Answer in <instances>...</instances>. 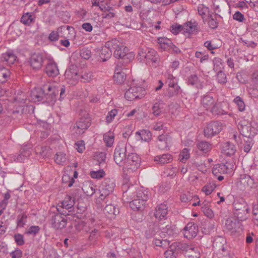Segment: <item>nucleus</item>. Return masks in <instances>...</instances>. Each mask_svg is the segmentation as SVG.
Segmentation results:
<instances>
[{"instance_id": "c9c22d12", "label": "nucleus", "mask_w": 258, "mask_h": 258, "mask_svg": "<svg viewBox=\"0 0 258 258\" xmlns=\"http://www.w3.org/2000/svg\"><path fill=\"white\" fill-rule=\"evenodd\" d=\"M249 210V208L247 207L237 212H234V214L235 216L237 217L236 219L239 221H243L247 219Z\"/></svg>"}, {"instance_id": "72a5a7b5", "label": "nucleus", "mask_w": 258, "mask_h": 258, "mask_svg": "<svg viewBox=\"0 0 258 258\" xmlns=\"http://www.w3.org/2000/svg\"><path fill=\"white\" fill-rule=\"evenodd\" d=\"M145 204V202L144 200H141L135 198L134 200L130 203V206L133 210L139 211L144 206Z\"/></svg>"}, {"instance_id": "bb28decb", "label": "nucleus", "mask_w": 258, "mask_h": 258, "mask_svg": "<svg viewBox=\"0 0 258 258\" xmlns=\"http://www.w3.org/2000/svg\"><path fill=\"white\" fill-rule=\"evenodd\" d=\"M169 138L167 135H161L158 138L157 144L158 148L161 150H166L168 148Z\"/></svg>"}, {"instance_id": "0eeeda50", "label": "nucleus", "mask_w": 258, "mask_h": 258, "mask_svg": "<svg viewBox=\"0 0 258 258\" xmlns=\"http://www.w3.org/2000/svg\"><path fill=\"white\" fill-rule=\"evenodd\" d=\"M58 213L51 212L50 213V222L52 227L55 229H62L66 227L67 220L61 216V214L64 215L63 213H60L59 210L57 208Z\"/></svg>"}, {"instance_id": "8fccbe9b", "label": "nucleus", "mask_w": 258, "mask_h": 258, "mask_svg": "<svg viewBox=\"0 0 258 258\" xmlns=\"http://www.w3.org/2000/svg\"><path fill=\"white\" fill-rule=\"evenodd\" d=\"M103 140L108 147H111L114 141V136L112 133L108 132L104 134Z\"/></svg>"}, {"instance_id": "f257e3e1", "label": "nucleus", "mask_w": 258, "mask_h": 258, "mask_svg": "<svg viewBox=\"0 0 258 258\" xmlns=\"http://www.w3.org/2000/svg\"><path fill=\"white\" fill-rule=\"evenodd\" d=\"M107 45L112 46V50L114 51V56L116 58H121L124 60H126V62L129 60L128 55L131 54L127 53L128 48L124 46L123 43L117 39H112L111 41H107Z\"/></svg>"}, {"instance_id": "473e14b6", "label": "nucleus", "mask_w": 258, "mask_h": 258, "mask_svg": "<svg viewBox=\"0 0 258 258\" xmlns=\"http://www.w3.org/2000/svg\"><path fill=\"white\" fill-rule=\"evenodd\" d=\"M223 152L227 156H230L234 154L236 151L235 146L229 142H226L223 146Z\"/></svg>"}, {"instance_id": "e433bc0d", "label": "nucleus", "mask_w": 258, "mask_h": 258, "mask_svg": "<svg viewBox=\"0 0 258 258\" xmlns=\"http://www.w3.org/2000/svg\"><path fill=\"white\" fill-rule=\"evenodd\" d=\"M135 86L130 87L124 94V97L128 100L132 101L134 99L139 98V96L136 92Z\"/></svg>"}, {"instance_id": "9b49d317", "label": "nucleus", "mask_w": 258, "mask_h": 258, "mask_svg": "<svg viewBox=\"0 0 258 258\" xmlns=\"http://www.w3.org/2000/svg\"><path fill=\"white\" fill-rule=\"evenodd\" d=\"M199 231L198 226L193 222L188 223L183 229L184 237L188 239L195 238Z\"/></svg>"}, {"instance_id": "20e7f679", "label": "nucleus", "mask_w": 258, "mask_h": 258, "mask_svg": "<svg viewBox=\"0 0 258 258\" xmlns=\"http://www.w3.org/2000/svg\"><path fill=\"white\" fill-rule=\"evenodd\" d=\"M127 145L126 143L119 142L116 147L114 153V160L119 166L123 167L127 158Z\"/></svg>"}, {"instance_id": "37998d69", "label": "nucleus", "mask_w": 258, "mask_h": 258, "mask_svg": "<svg viewBox=\"0 0 258 258\" xmlns=\"http://www.w3.org/2000/svg\"><path fill=\"white\" fill-rule=\"evenodd\" d=\"M137 135H138L142 140L149 142L151 138L152 133L150 131L143 130L140 132H137Z\"/></svg>"}, {"instance_id": "c85d7f7f", "label": "nucleus", "mask_w": 258, "mask_h": 258, "mask_svg": "<svg viewBox=\"0 0 258 258\" xmlns=\"http://www.w3.org/2000/svg\"><path fill=\"white\" fill-rule=\"evenodd\" d=\"M215 102L214 99L210 95L204 96L201 100L202 105L207 110H209Z\"/></svg>"}, {"instance_id": "b1692460", "label": "nucleus", "mask_w": 258, "mask_h": 258, "mask_svg": "<svg viewBox=\"0 0 258 258\" xmlns=\"http://www.w3.org/2000/svg\"><path fill=\"white\" fill-rule=\"evenodd\" d=\"M112 46L107 45V42L105 46L101 47L100 50V57L103 61H105L109 59L112 55Z\"/></svg>"}, {"instance_id": "c756f323", "label": "nucleus", "mask_w": 258, "mask_h": 258, "mask_svg": "<svg viewBox=\"0 0 258 258\" xmlns=\"http://www.w3.org/2000/svg\"><path fill=\"white\" fill-rule=\"evenodd\" d=\"M172 244V248H175L178 252L179 250L185 251L186 253L189 251L191 247L193 245L188 244L186 243L181 242H175Z\"/></svg>"}, {"instance_id": "49530a36", "label": "nucleus", "mask_w": 258, "mask_h": 258, "mask_svg": "<svg viewBox=\"0 0 258 258\" xmlns=\"http://www.w3.org/2000/svg\"><path fill=\"white\" fill-rule=\"evenodd\" d=\"M187 258H200V252L198 247L192 246L190 249L186 253Z\"/></svg>"}, {"instance_id": "c03bdc74", "label": "nucleus", "mask_w": 258, "mask_h": 258, "mask_svg": "<svg viewBox=\"0 0 258 258\" xmlns=\"http://www.w3.org/2000/svg\"><path fill=\"white\" fill-rule=\"evenodd\" d=\"M180 199L182 202H188L192 200L194 201L198 200L199 198L197 196H193V195L189 192H187L180 195Z\"/></svg>"}, {"instance_id": "bf43d9fd", "label": "nucleus", "mask_w": 258, "mask_h": 258, "mask_svg": "<svg viewBox=\"0 0 258 258\" xmlns=\"http://www.w3.org/2000/svg\"><path fill=\"white\" fill-rule=\"evenodd\" d=\"M167 83H168V86H169V88L179 87L177 85V81L176 78L170 74H169L167 76Z\"/></svg>"}, {"instance_id": "ddd939ff", "label": "nucleus", "mask_w": 258, "mask_h": 258, "mask_svg": "<svg viewBox=\"0 0 258 258\" xmlns=\"http://www.w3.org/2000/svg\"><path fill=\"white\" fill-rule=\"evenodd\" d=\"M43 61L44 58L41 54L34 53L30 57L29 63L33 69L38 70L41 68Z\"/></svg>"}, {"instance_id": "864d4df0", "label": "nucleus", "mask_w": 258, "mask_h": 258, "mask_svg": "<svg viewBox=\"0 0 258 258\" xmlns=\"http://www.w3.org/2000/svg\"><path fill=\"white\" fill-rule=\"evenodd\" d=\"M66 159V154L62 152L57 153L54 157V161L58 164H63Z\"/></svg>"}, {"instance_id": "0e129e2a", "label": "nucleus", "mask_w": 258, "mask_h": 258, "mask_svg": "<svg viewBox=\"0 0 258 258\" xmlns=\"http://www.w3.org/2000/svg\"><path fill=\"white\" fill-rule=\"evenodd\" d=\"M234 102L238 106V109L240 111H242L245 109V105L241 98L239 96H237L234 99Z\"/></svg>"}, {"instance_id": "f704fd0d", "label": "nucleus", "mask_w": 258, "mask_h": 258, "mask_svg": "<svg viewBox=\"0 0 258 258\" xmlns=\"http://www.w3.org/2000/svg\"><path fill=\"white\" fill-rule=\"evenodd\" d=\"M44 92L42 89H39L38 90L34 91L32 92L31 97L32 100L34 102H38L44 100Z\"/></svg>"}, {"instance_id": "6e6552de", "label": "nucleus", "mask_w": 258, "mask_h": 258, "mask_svg": "<svg viewBox=\"0 0 258 258\" xmlns=\"http://www.w3.org/2000/svg\"><path fill=\"white\" fill-rule=\"evenodd\" d=\"M91 125V119L88 113H85L84 117H80L74 126L75 132L78 134L84 133Z\"/></svg>"}, {"instance_id": "1a4fd4ad", "label": "nucleus", "mask_w": 258, "mask_h": 258, "mask_svg": "<svg viewBox=\"0 0 258 258\" xmlns=\"http://www.w3.org/2000/svg\"><path fill=\"white\" fill-rule=\"evenodd\" d=\"M223 129L221 122L216 121L209 122L204 130L205 137H212L219 134Z\"/></svg>"}, {"instance_id": "4c0bfd02", "label": "nucleus", "mask_w": 258, "mask_h": 258, "mask_svg": "<svg viewBox=\"0 0 258 258\" xmlns=\"http://www.w3.org/2000/svg\"><path fill=\"white\" fill-rule=\"evenodd\" d=\"M81 81L84 83H89L92 81L93 75L92 72L88 70L82 71L79 76Z\"/></svg>"}, {"instance_id": "a211bd4d", "label": "nucleus", "mask_w": 258, "mask_h": 258, "mask_svg": "<svg viewBox=\"0 0 258 258\" xmlns=\"http://www.w3.org/2000/svg\"><path fill=\"white\" fill-rule=\"evenodd\" d=\"M76 196L72 194V196H67L62 201L61 207L67 210L69 212L74 211Z\"/></svg>"}, {"instance_id": "393cba45", "label": "nucleus", "mask_w": 258, "mask_h": 258, "mask_svg": "<svg viewBox=\"0 0 258 258\" xmlns=\"http://www.w3.org/2000/svg\"><path fill=\"white\" fill-rule=\"evenodd\" d=\"M104 214L109 218H114L119 213V210L113 205L107 204L104 208Z\"/></svg>"}, {"instance_id": "69168bd1", "label": "nucleus", "mask_w": 258, "mask_h": 258, "mask_svg": "<svg viewBox=\"0 0 258 258\" xmlns=\"http://www.w3.org/2000/svg\"><path fill=\"white\" fill-rule=\"evenodd\" d=\"M217 80L220 84H224L227 82L226 75L221 71H217Z\"/></svg>"}, {"instance_id": "ea45409f", "label": "nucleus", "mask_w": 258, "mask_h": 258, "mask_svg": "<svg viewBox=\"0 0 258 258\" xmlns=\"http://www.w3.org/2000/svg\"><path fill=\"white\" fill-rule=\"evenodd\" d=\"M150 197V195L147 189L143 187L140 188L137 192L136 198L141 200H144L146 202Z\"/></svg>"}, {"instance_id": "a18cd8bd", "label": "nucleus", "mask_w": 258, "mask_h": 258, "mask_svg": "<svg viewBox=\"0 0 258 258\" xmlns=\"http://www.w3.org/2000/svg\"><path fill=\"white\" fill-rule=\"evenodd\" d=\"M217 15L213 14L208 16V25L212 29H215L218 26V22L217 20Z\"/></svg>"}, {"instance_id": "4d7b16f0", "label": "nucleus", "mask_w": 258, "mask_h": 258, "mask_svg": "<svg viewBox=\"0 0 258 258\" xmlns=\"http://www.w3.org/2000/svg\"><path fill=\"white\" fill-rule=\"evenodd\" d=\"M27 216L25 214L19 215L17 217V226L23 227L27 222Z\"/></svg>"}, {"instance_id": "4be33fe9", "label": "nucleus", "mask_w": 258, "mask_h": 258, "mask_svg": "<svg viewBox=\"0 0 258 258\" xmlns=\"http://www.w3.org/2000/svg\"><path fill=\"white\" fill-rule=\"evenodd\" d=\"M17 56L11 51H8L2 54L1 56V60L5 64L7 65H11L16 61Z\"/></svg>"}, {"instance_id": "3c124183", "label": "nucleus", "mask_w": 258, "mask_h": 258, "mask_svg": "<svg viewBox=\"0 0 258 258\" xmlns=\"http://www.w3.org/2000/svg\"><path fill=\"white\" fill-rule=\"evenodd\" d=\"M178 255V251L175 248H172V244L170 246V249L164 252L165 258H176Z\"/></svg>"}, {"instance_id": "dca6fc26", "label": "nucleus", "mask_w": 258, "mask_h": 258, "mask_svg": "<svg viewBox=\"0 0 258 258\" xmlns=\"http://www.w3.org/2000/svg\"><path fill=\"white\" fill-rule=\"evenodd\" d=\"M47 90L49 93L44 94V101L47 102L49 105H53L56 100V96L58 95V90L52 88L50 85L48 86Z\"/></svg>"}, {"instance_id": "5fc2aeb1", "label": "nucleus", "mask_w": 258, "mask_h": 258, "mask_svg": "<svg viewBox=\"0 0 258 258\" xmlns=\"http://www.w3.org/2000/svg\"><path fill=\"white\" fill-rule=\"evenodd\" d=\"M126 74L125 72L122 73H114L113 78L114 81L116 83L121 84L124 82L126 79Z\"/></svg>"}, {"instance_id": "052dcab7", "label": "nucleus", "mask_w": 258, "mask_h": 258, "mask_svg": "<svg viewBox=\"0 0 258 258\" xmlns=\"http://www.w3.org/2000/svg\"><path fill=\"white\" fill-rule=\"evenodd\" d=\"M190 154L189 150L184 148L182 150L181 153L179 154V160L182 163H185L186 161L189 158Z\"/></svg>"}, {"instance_id": "774afa93", "label": "nucleus", "mask_w": 258, "mask_h": 258, "mask_svg": "<svg viewBox=\"0 0 258 258\" xmlns=\"http://www.w3.org/2000/svg\"><path fill=\"white\" fill-rule=\"evenodd\" d=\"M200 82L198 76L196 75H191L188 78V83L192 86H197Z\"/></svg>"}, {"instance_id": "7ed1b4c3", "label": "nucleus", "mask_w": 258, "mask_h": 258, "mask_svg": "<svg viewBox=\"0 0 258 258\" xmlns=\"http://www.w3.org/2000/svg\"><path fill=\"white\" fill-rule=\"evenodd\" d=\"M141 158L135 153H129L122 168L123 172H132L140 166Z\"/></svg>"}, {"instance_id": "338daca9", "label": "nucleus", "mask_w": 258, "mask_h": 258, "mask_svg": "<svg viewBox=\"0 0 258 258\" xmlns=\"http://www.w3.org/2000/svg\"><path fill=\"white\" fill-rule=\"evenodd\" d=\"M40 228L38 226H31L26 230V233L29 235H36L40 231Z\"/></svg>"}, {"instance_id": "58836bf2", "label": "nucleus", "mask_w": 258, "mask_h": 258, "mask_svg": "<svg viewBox=\"0 0 258 258\" xmlns=\"http://www.w3.org/2000/svg\"><path fill=\"white\" fill-rule=\"evenodd\" d=\"M177 172L178 169L176 167L169 165L165 168L163 172V175L165 176L170 177V178H173L176 176Z\"/></svg>"}, {"instance_id": "603ef678", "label": "nucleus", "mask_w": 258, "mask_h": 258, "mask_svg": "<svg viewBox=\"0 0 258 258\" xmlns=\"http://www.w3.org/2000/svg\"><path fill=\"white\" fill-rule=\"evenodd\" d=\"M213 115H223L225 114V111L218 107V104L215 102L213 106L209 110Z\"/></svg>"}, {"instance_id": "f03ea898", "label": "nucleus", "mask_w": 258, "mask_h": 258, "mask_svg": "<svg viewBox=\"0 0 258 258\" xmlns=\"http://www.w3.org/2000/svg\"><path fill=\"white\" fill-rule=\"evenodd\" d=\"M115 184L114 180L112 178H105L99 187V194L98 202L103 201L106 198H108L109 195L113 192Z\"/></svg>"}, {"instance_id": "f3484780", "label": "nucleus", "mask_w": 258, "mask_h": 258, "mask_svg": "<svg viewBox=\"0 0 258 258\" xmlns=\"http://www.w3.org/2000/svg\"><path fill=\"white\" fill-rule=\"evenodd\" d=\"M224 241V239H219L215 240L213 242V246L221 254L220 258H234L228 251H226L223 243Z\"/></svg>"}, {"instance_id": "423d86ee", "label": "nucleus", "mask_w": 258, "mask_h": 258, "mask_svg": "<svg viewBox=\"0 0 258 258\" xmlns=\"http://www.w3.org/2000/svg\"><path fill=\"white\" fill-rule=\"evenodd\" d=\"M138 55L141 57L140 58H145L147 63H158L160 61L159 55L157 51L151 48L141 49L139 51Z\"/></svg>"}, {"instance_id": "13d9d810", "label": "nucleus", "mask_w": 258, "mask_h": 258, "mask_svg": "<svg viewBox=\"0 0 258 258\" xmlns=\"http://www.w3.org/2000/svg\"><path fill=\"white\" fill-rule=\"evenodd\" d=\"M105 173L103 169L98 170L97 171H92L90 173V175L92 178L95 179H100L104 176Z\"/></svg>"}, {"instance_id": "4468645a", "label": "nucleus", "mask_w": 258, "mask_h": 258, "mask_svg": "<svg viewBox=\"0 0 258 258\" xmlns=\"http://www.w3.org/2000/svg\"><path fill=\"white\" fill-rule=\"evenodd\" d=\"M76 69V66H73L71 68L67 69L64 73L66 79L71 85H75L79 79V76H78Z\"/></svg>"}, {"instance_id": "79ce46f5", "label": "nucleus", "mask_w": 258, "mask_h": 258, "mask_svg": "<svg viewBox=\"0 0 258 258\" xmlns=\"http://www.w3.org/2000/svg\"><path fill=\"white\" fill-rule=\"evenodd\" d=\"M34 21V16L31 13H26L21 19V22L24 25H29Z\"/></svg>"}, {"instance_id": "7c9ffc66", "label": "nucleus", "mask_w": 258, "mask_h": 258, "mask_svg": "<svg viewBox=\"0 0 258 258\" xmlns=\"http://www.w3.org/2000/svg\"><path fill=\"white\" fill-rule=\"evenodd\" d=\"M158 43L160 47L164 50L169 51L171 50V46H172L173 43L169 39L160 37L158 38Z\"/></svg>"}, {"instance_id": "aec40b11", "label": "nucleus", "mask_w": 258, "mask_h": 258, "mask_svg": "<svg viewBox=\"0 0 258 258\" xmlns=\"http://www.w3.org/2000/svg\"><path fill=\"white\" fill-rule=\"evenodd\" d=\"M45 72L49 77H55L59 74L57 66L53 61H49L47 63Z\"/></svg>"}, {"instance_id": "680f3d73", "label": "nucleus", "mask_w": 258, "mask_h": 258, "mask_svg": "<svg viewBox=\"0 0 258 258\" xmlns=\"http://www.w3.org/2000/svg\"><path fill=\"white\" fill-rule=\"evenodd\" d=\"M170 31L174 35L177 34L182 31L183 33V25L173 24L170 26Z\"/></svg>"}, {"instance_id": "cd10ccee", "label": "nucleus", "mask_w": 258, "mask_h": 258, "mask_svg": "<svg viewBox=\"0 0 258 258\" xmlns=\"http://www.w3.org/2000/svg\"><path fill=\"white\" fill-rule=\"evenodd\" d=\"M173 160L172 156L169 154H164L163 155L156 156L155 157V161L159 164L162 165L170 163Z\"/></svg>"}, {"instance_id": "2eb2a0df", "label": "nucleus", "mask_w": 258, "mask_h": 258, "mask_svg": "<svg viewBox=\"0 0 258 258\" xmlns=\"http://www.w3.org/2000/svg\"><path fill=\"white\" fill-rule=\"evenodd\" d=\"M160 230L161 232L159 235L161 238H166L167 236L174 237L177 234V230L174 225H167L165 227L160 228Z\"/></svg>"}, {"instance_id": "6ab92c4d", "label": "nucleus", "mask_w": 258, "mask_h": 258, "mask_svg": "<svg viewBox=\"0 0 258 258\" xmlns=\"http://www.w3.org/2000/svg\"><path fill=\"white\" fill-rule=\"evenodd\" d=\"M168 213V208L166 205L161 204L158 205L155 208L154 216L156 219L159 220L165 219Z\"/></svg>"}, {"instance_id": "a878e982", "label": "nucleus", "mask_w": 258, "mask_h": 258, "mask_svg": "<svg viewBox=\"0 0 258 258\" xmlns=\"http://www.w3.org/2000/svg\"><path fill=\"white\" fill-rule=\"evenodd\" d=\"M160 228L157 225L155 224H151L150 225L148 230L146 231L145 235L146 237L147 238H150L153 237H156L159 236L158 233L161 232V230H159Z\"/></svg>"}, {"instance_id": "f8f14e48", "label": "nucleus", "mask_w": 258, "mask_h": 258, "mask_svg": "<svg viewBox=\"0 0 258 258\" xmlns=\"http://www.w3.org/2000/svg\"><path fill=\"white\" fill-rule=\"evenodd\" d=\"M241 223L236 218L230 217L226 220L224 227L228 231L235 232L239 229L241 230Z\"/></svg>"}, {"instance_id": "412c9836", "label": "nucleus", "mask_w": 258, "mask_h": 258, "mask_svg": "<svg viewBox=\"0 0 258 258\" xmlns=\"http://www.w3.org/2000/svg\"><path fill=\"white\" fill-rule=\"evenodd\" d=\"M199 31L200 29L196 21H188L183 25V33L193 34Z\"/></svg>"}, {"instance_id": "a19ab883", "label": "nucleus", "mask_w": 258, "mask_h": 258, "mask_svg": "<svg viewBox=\"0 0 258 258\" xmlns=\"http://www.w3.org/2000/svg\"><path fill=\"white\" fill-rule=\"evenodd\" d=\"M29 150L24 149L20 150V154L15 158V160L17 162H23L30 155Z\"/></svg>"}, {"instance_id": "6e6d98bb", "label": "nucleus", "mask_w": 258, "mask_h": 258, "mask_svg": "<svg viewBox=\"0 0 258 258\" xmlns=\"http://www.w3.org/2000/svg\"><path fill=\"white\" fill-rule=\"evenodd\" d=\"M114 9L109 6H107V9L105 13L102 14L103 18L105 19H111L115 17V13Z\"/></svg>"}, {"instance_id": "9d476101", "label": "nucleus", "mask_w": 258, "mask_h": 258, "mask_svg": "<svg viewBox=\"0 0 258 258\" xmlns=\"http://www.w3.org/2000/svg\"><path fill=\"white\" fill-rule=\"evenodd\" d=\"M74 32V29L73 27L69 26H62L58 28L57 32H51L49 35L48 38L50 40L53 41L58 40L59 36L67 38L68 37L65 36L63 33L65 32L70 33Z\"/></svg>"}, {"instance_id": "09e8293b", "label": "nucleus", "mask_w": 258, "mask_h": 258, "mask_svg": "<svg viewBox=\"0 0 258 258\" xmlns=\"http://www.w3.org/2000/svg\"><path fill=\"white\" fill-rule=\"evenodd\" d=\"M198 149L204 153H207L211 149V145L206 141H202L197 145Z\"/></svg>"}, {"instance_id": "de8ad7c7", "label": "nucleus", "mask_w": 258, "mask_h": 258, "mask_svg": "<svg viewBox=\"0 0 258 258\" xmlns=\"http://www.w3.org/2000/svg\"><path fill=\"white\" fill-rule=\"evenodd\" d=\"M10 76V72L5 68L0 69V83L6 82Z\"/></svg>"}, {"instance_id": "2f4dec72", "label": "nucleus", "mask_w": 258, "mask_h": 258, "mask_svg": "<svg viewBox=\"0 0 258 258\" xmlns=\"http://www.w3.org/2000/svg\"><path fill=\"white\" fill-rule=\"evenodd\" d=\"M82 189L87 196H92L95 192V185L90 182L84 183Z\"/></svg>"}, {"instance_id": "39448f33", "label": "nucleus", "mask_w": 258, "mask_h": 258, "mask_svg": "<svg viewBox=\"0 0 258 258\" xmlns=\"http://www.w3.org/2000/svg\"><path fill=\"white\" fill-rule=\"evenodd\" d=\"M241 134L245 137H251L256 134V129L253 127L251 122L244 118L241 119L237 125Z\"/></svg>"}, {"instance_id": "e2e57ef3", "label": "nucleus", "mask_w": 258, "mask_h": 258, "mask_svg": "<svg viewBox=\"0 0 258 258\" xmlns=\"http://www.w3.org/2000/svg\"><path fill=\"white\" fill-rule=\"evenodd\" d=\"M181 92L180 87H169L168 90V96L169 97H173L177 96Z\"/></svg>"}, {"instance_id": "5701e85b", "label": "nucleus", "mask_w": 258, "mask_h": 258, "mask_svg": "<svg viewBox=\"0 0 258 258\" xmlns=\"http://www.w3.org/2000/svg\"><path fill=\"white\" fill-rule=\"evenodd\" d=\"M240 183L244 187L248 188H254L257 186V182L249 175H245L240 180Z\"/></svg>"}]
</instances>
